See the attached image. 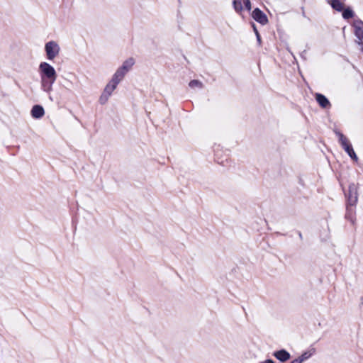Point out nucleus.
Instances as JSON below:
<instances>
[{"instance_id": "1", "label": "nucleus", "mask_w": 363, "mask_h": 363, "mask_svg": "<svg viewBox=\"0 0 363 363\" xmlns=\"http://www.w3.org/2000/svg\"><path fill=\"white\" fill-rule=\"evenodd\" d=\"M38 69L42 89L46 92H50L52 90V84L57 79V72L55 68L46 62H40Z\"/></svg>"}, {"instance_id": "2", "label": "nucleus", "mask_w": 363, "mask_h": 363, "mask_svg": "<svg viewBox=\"0 0 363 363\" xmlns=\"http://www.w3.org/2000/svg\"><path fill=\"white\" fill-rule=\"evenodd\" d=\"M60 46L55 40H50L45 44V52L48 60H54L60 53Z\"/></svg>"}, {"instance_id": "3", "label": "nucleus", "mask_w": 363, "mask_h": 363, "mask_svg": "<svg viewBox=\"0 0 363 363\" xmlns=\"http://www.w3.org/2000/svg\"><path fill=\"white\" fill-rule=\"evenodd\" d=\"M337 134L339 137V141L341 143V145L342 146L345 152L349 155V156L352 160H354V161H357L358 157L347 138L340 133H337Z\"/></svg>"}, {"instance_id": "4", "label": "nucleus", "mask_w": 363, "mask_h": 363, "mask_svg": "<svg viewBox=\"0 0 363 363\" xmlns=\"http://www.w3.org/2000/svg\"><path fill=\"white\" fill-rule=\"evenodd\" d=\"M354 35L357 37V43L362 46L363 50V21L355 20L353 23Z\"/></svg>"}, {"instance_id": "5", "label": "nucleus", "mask_w": 363, "mask_h": 363, "mask_svg": "<svg viewBox=\"0 0 363 363\" xmlns=\"http://www.w3.org/2000/svg\"><path fill=\"white\" fill-rule=\"evenodd\" d=\"M252 18L259 23L265 25L268 22L267 16L259 9H255L252 13Z\"/></svg>"}, {"instance_id": "6", "label": "nucleus", "mask_w": 363, "mask_h": 363, "mask_svg": "<svg viewBox=\"0 0 363 363\" xmlns=\"http://www.w3.org/2000/svg\"><path fill=\"white\" fill-rule=\"evenodd\" d=\"M357 201V188L355 184L349 186V201L351 205L355 204Z\"/></svg>"}, {"instance_id": "7", "label": "nucleus", "mask_w": 363, "mask_h": 363, "mask_svg": "<svg viewBox=\"0 0 363 363\" xmlns=\"http://www.w3.org/2000/svg\"><path fill=\"white\" fill-rule=\"evenodd\" d=\"M134 64L135 60L130 57L125 60L123 65L118 67V69L126 74L131 69Z\"/></svg>"}, {"instance_id": "8", "label": "nucleus", "mask_w": 363, "mask_h": 363, "mask_svg": "<svg viewBox=\"0 0 363 363\" xmlns=\"http://www.w3.org/2000/svg\"><path fill=\"white\" fill-rule=\"evenodd\" d=\"M45 114V111L43 106L40 105H35L31 110V116L34 118H40Z\"/></svg>"}, {"instance_id": "9", "label": "nucleus", "mask_w": 363, "mask_h": 363, "mask_svg": "<svg viewBox=\"0 0 363 363\" xmlns=\"http://www.w3.org/2000/svg\"><path fill=\"white\" fill-rule=\"evenodd\" d=\"M274 356L281 362H286L290 359V354L285 350L275 352Z\"/></svg>"}, {"instance_id": "10", "label": "nucleus", "mask_w": 363, "mask_h": 363, "mask_svg": "<svg viewBox=\"0 0 363 363\" xmlns=\"http://www.w3.org/2000/svg\"><path fill=\"white\" fill-rule=\"evenodd\" d=\"M125 76V74L118 68L110 81L118 86Z\"/></svg>"}, {"instance_id": "11", "label": "nucleus", "mask_w": 363, "mask_h": 363, "mask_svg": "<svg viewBox=\"0 0 363 363\" xmlns=\"http://www.w3.org/2000/svg\"><path fill=\"white\" fill-rule=\"evenodd\" d=\"M315 353V349L311 348L303 353L301 354L300 357H298V360H301V363L304 361L308 359L311 356H313Z\"/></svg>"}, {"instance_id": "12", "label": "nucleus", "mask_w": 363, "mask_h": 363, "mask_svg": "<svg viewBox=\"0 0 363 363\" xmlns=\"http://www.w3.org/2000/svg\"><path fill=\"white\" fill-rule=\"evenodd\" d=\"M315 98L320 106L323 108H326L330 105L329 101L323 95L317 94Z\"/></svg>"}, {"instance_id": "13", "label": "nucleus", "mask_w": 363, "mask_h": 363, "mask_svg": "<svg viewBox=\"0 0 363 363\" xmlns=\"http://www.w3.org/2000/svg\"><path fill=\"white\" fill-rule=\"evenodd\" d=\"M117 85L111 82V81L106 85L103 92L105 94L111 96L114 90L116 89Z\"/></svg>"}, {"instance_id": "14", "label": "nucleus", "mask_w": 363, "mask_h": 363, "mask_svg": "<svg viewBox=\"0 0 363 363\" xmlns=\"http://www.w3.org/2000/svg\"><path fill=\"white\" fill-rule=\"evenodd\" d=\"M331 6L337 11H341L344 9V4L339 0H331Z\"/></svg>"}, {"instance_id": "15", "label": "nucleus", "mask_w": 363, "mask_h": 363, "mask_svg": "<svg viewBox=\"0 0 363 363\" xmlns=\"http://www.w3.org/2000/svg\"><path fill=\"white\" fill-rule=\"evenodd\" d=\"M342 11H343L342 17L345 19H349L354 16V12L351 9L347 8V9H343Z\"/></svg>"}, {"instance_id": "16", "label": "nucleus", "mask_w": 363, "mask_h": 363, "mask_svg": "<svg viewBox=\"0 0 363 363\" xmlns=\"http://www.w3.org/2000/svg\"><path fill=\"white\" fill-rule=\"evenodd\" d=\"M189 86L191 89H202L203 84L199 80H191L189 82Z\"/></svg>"}, {"instance_id": "17", "label": "nucleus", "mask_w": 363, "mask_h": 363, "mask_svg": "<svg viewBox=\"0 0 363 363\" xmlns=\"http://www.w3.org/2000/svg\"><path fill=\"white\" fill-rule=\"evenodd\" d=\"M110 96H111L105 94L104 92H102L99 99V103L102 105L106 104L108 102Z\"/></svg>"}, {"instance_id": "18", "label": "nucleus", "mask_w": 363, "mask_h": 363, "mask_svg": "<svg viewBox=\"0 0 363 363\" xmlns=\"http://www.w3.org/2000/svg\"><path fill=\"white\" fill-rule=\"evenodd\" d=\"M233 7L235 10L238 12H240L242 9V3L239 0H234L233 1Z\"/></svg>"}, {"instance_id": "19", "label": "nucleus", "mask_w": 363, "mask_h": 363, "mask_svg": "<svg viewBox=\"0 0 363 363\" xmlns=\"http://www.w3.org/2000/svg\"><path fill=\"white\" fill-rule=\"evenodd\" d=\"M244 4L246 9L250 11L251 10V3L250 0H244Z\"/></svg>"}, {"instance_id": "20", "label": "nucleus", "mask_w": 363, "mask_h": 363, "mask_svg": "<svg viewBox=\"0 0 363 363\" xmlns=\"http://www.w3.org/2000/svg\"><path fill=\"white\" fill-rule=\"evenodd\" d=\"M260 363H275L272 359H267Z\"/></svg>"}, {"instance_id": "21", "label": "nucleus", "mask_w": 363, "mask_h": 363, "mask_svg": "<svg viewBox=\"0 0 363 363\" xmlns=\"http://www.w3.org/2000/svg\"><path fill=\"white\" fill-rule=\"evenodd\" d=\"M290 363H301V360H298V358L294 359L293 361H291Z\"/></svg>"}, {"instance_id": "22", "label": "nucleus", "mask_w": 363, "mask_h": 363, "mask_svg": "<svg viewBox=\"0 0 363 363\" xmlns=\"http://www.w3.org/2000/svg\"><path fill=\"white\" fill-rule=\"evenodd\" d=\"M256 36H257V40L259 42H260L261 39H260V36H259L258 31H256Z\"/></svg>"}, {"instance_id": "23", "label": "nucleus", "mask_w": 363, "mask_h": 363, "mask_svg": "<svg viewBox=\"0 0 363 363\" xmlns=\"http://www.w3.org/2000/svg\"><path fill=\"white\" fill-rule=\"evenodd\" d=\"M253 28H254V31H255V33H256V31H257V28H255V26H253Z\"/></svg>"}]
</instances>
